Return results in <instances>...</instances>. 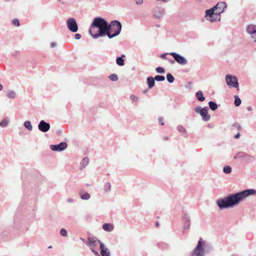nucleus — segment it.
Here are the masks:
<instances>
[{"label": "nucleus", "mask_w": 256, "mask_h": 256, "mask_svg": "<svg viewBox=\"0 0 256 256\" xmlns=\"http://www.w3.org/2000/svg\"><path fill=\"white\" fill-rule=\"evenodd\" d=\"M166 78L169 82L172 83L174 81V78L170 74H167Z\"/></svg>", "instance_id": "nucleus-24"}, {"label": "nucleus", "mask_w": 256, "mask_h": 256, "mask_svg": "<svg viewBox=\"0 0 256 256\" xmlns=\"http://www.w3.org/2000/svg\"><path fill=\"white\" fill-rule=\"evenodd\" d=\"M170 54L172 56L175 60L180 64H186L187 63V60L184 57L176 53L170 52Z\"/></svg>", "instance_id": "nucleus-10"}, {"label": "nucleus", "mask_w": 256, "mask_h": 256, "mask_svg": "<svg viewBox=\"0 0 256 256\" xmlns=\"http://www.w3.org/2000/svg\"><path fill=\"white\" fill-rule=\"evenodd\" d=\"M111 188V185L110 182H106L104 184V189L105 192H108Z\"/></svg>", "instance_id": "nucleus-23"}, {"label": "nucleus", "mask_w": 256, "mask_h": 256, "mask_svg": "<svg viewBox=\"0 0 256 256\" xmlns=\"http://www.w3.org/2000/svg\"><path fill=\"white\" fill-rule=\"evenodd\" d=\"M38 128L42 132H46L50 128V124L44 120H41L38 126Z\"/></svg>", "instance_id": "nucleus-11"}, {"label": "nucleus", "mask_w": 256, "mask_h": 256, "mask_svg": "<svg viewBox=\"0 0 256 256\" xmlns=\"http://www.w3.org/2000/svg\"><path fill=\"white\" fill-rule=\"evenodd\" d=\"M8 122L5 120L0 122V126L2 127L6 126Z\"/></svg>", "instance_id": "nucleus-35"}, {"label": "nucleus", "mask_w": 256, "mask_h": 256, "mask_svg": "<svg viewBox=\"0 0 256 256\" xmlns=\"http://www.w3.org/2000/svg\"><path fill=\"white\" fill-rule=\"evenodd\" d=\"M247 32L250 34L256 33V26L254 25H249L246 28Z\"/></svg>", "instance_id": "nucleus-14"}, {"label": "nucleus", "mask_w": 256, "mask_h": 256, "mask_svg": "<svg viewBox=\"0 0 256 256\" xmlns=\"http://www.w3.org/2000/svg\"><path fill=\"white\" fill-rule=\"evenodd\" d=\"M98 242L100 244V254L102 256H110V252L106 248L104 244L102 243L100 240H98Z\"/></svg>", "instance_id": "nucleus-12"}, {"label": "nucleus", "mask_w": 256, "mask_h": 256, "mask_svg": "<svg viewBox=\"0 0 256 256\" xmlns=\"http://www.w3.org/2000/svg\"><path fill=\"white\" fill-rule=\"evenodd\" d=\"M235 159L240 158L245 162H250L254 160V158L246 154L239 152L234 157Z\"/></svg>", "instance_id": "nucleus-9"}, {"label": "nucleus", "mask_w": 256, "mask_h": 256, "mask_svg": "<svg viewBox=\"0 0 256 256\" xmlns=\"http://www.w3.org/2000/svg\"><path fill=\"white\" fill-rule=\"evenodd\" d=\"M170 62L172 63V64H174V60H171Z\"/></svg>", "instance_id": "nucleus-48"}, {"label": "nucleus", "mask_w": 256, "mask_h": 256, "mask_svg": "<svg viewBox=\"0 0 256 256\" xmlns=\"http://www.w3.org/2000/svg\"><path fill=\"white\" fill-rule=\"evenodd\" d=\"M60 234L62 236H66L67 234V232L66 230L62 229L60 231Z\"/></svg>", "instance_id": "nucleus-36"}, {"label": "nucleus", "mask_w": 256, "mask_h": 256, "mask_svg": "<svg viewBox=\"0 0 256 256\" xmlns=\"http://www.w3.org/2000/svg\"><path fill=\"white\" fill-rule=\"evenodd\" d=\"M158 121H159V122L160 123V124L162 126L164 125V122L163 118H158Z\"/></svg>", "instance_id": "nucleus-39"}, {"label": "nucleus", "mask_w": 256, "mask_h": 256, "mask_svg": "<svg viewBox=\"0 0 256 256\" xmlns=\"http://www.w3.org/2000/svg\"><path fill=\"white\" fill-rule=\"evenodd\" d=\"M56 46V43L52 42V43L51 44L52 47H54Z\"/></svg>", "instance_id": "nucleus-45"}, {"label": "nucleus", "mask_w": 256, "mask_h": 256, "mask_svg": "<svg viewBox=\"0 0 256 256\" xmlns=\"http://www.w3.org/2000/svg\"><path fill=\"white\" fill-rule=\"evenodd\" d=\"M156 71L158 73L164 74L165 72L164 68L162 67H158L156 68Z\"/></svg>", "instance_id": "nucleus-30"}, {"label": "nucleus", "mask_w": 256, "mask_h": 256, "mask_svg": "<svg viewBox=\"0 0 256 256\" xmlns=\"http://www.w3.org/2000/svg\"><path fill=\"white\" fill-rule=\"evenodd\" d=\"M136 4L138 5L142 4L143 3V0H134Z\"/></svg>", "instance_id": "nucleus-38"}, {"label": "nucleus", "mask_w": 256, "mask_h": 256, "mask_svg": "<svg viewBox=\"0 0 256 256\" xmlns=\"http://www.w3.org/2000/svg\"><path fill=\"white\" fill-rule=\"evenodd\" d=\"M226 82L228 86L230 87L236 88L239 90L238 83L237 78L236 76L231 75H227L226 76Z\"/></svg>", "instance_id": "nucleus-6"}, {"label": "nucleus", "mask_w": 256, "mask_h": 256, "mask_svg": "<svg viewBox=\"0 0 256 256\" xmlns=\"http://www.w3.org/2000/svg\"><path fill=\"white\" fill-rule=\"evenodd\" d=\"M92 252L94 253V254L96 256H98V252L94 250V249L92 248Z\"/></svg>", "instance_id": "nucleus-41"}, {"label": "nucleus", "mask_w": 256, "mask_h": 256, "mask_svg": "<svg viewBox=\"0 0 256 256\" xmlns=\"http://www.w3.org/2000/svg\"><path fill=\"white\" fill-rule=\"evenodd\" d=\"M154 80L156 81H164L165 80V77L163 76H156L154 77Z\"/></svg>", "instance_id": "nucleus-26"}, {"label": "nucleus", "mask_w": 256, "mask_h": 256, "mask_svg": "<svg viewBox=\"0 0 256 256\" xmlns=\"http://www.w3.org/2000/svg\"><path fill=\"white\" fill-rule=\"evenodd\" d=\"M109 78L112 81H116L118 80V76L116 74H111Z\"/></svg>", "instance_id": "nucleus-29"}, {"label": "nucleus", "mask_w": 256, "mask_h": 256, "mask_svg": "<svg viewBox=\"0 0 256 256\" xmlns=\"http://www.w3.org/2000/svg\"><path fill=\"white\" fill-rule=\"evenodd\" d=\"M253 192L254 190H252L242 191L236 194L228 196L224 199L218 200L217 204L221 208L231 206L238 204L240 200L247 196L252 194L254 193Z\"/></svg>", "instance_id": "nucleus-1"}, {"label": "nucleus", "mask_w": 256, "mask_h": 256, "mask_svg": "<svg viewBox=\"0 0 256 256\" xmlns=\"http://www.w3.org/2000/svg\"><path fill=\"white\" fill-rule=\"evenodd\" d=\"M7 96L10 98H14L16 96V93L13 91H10L8 93Z\"/></svg>", "instance_id": "nucleus-28"}, {"label": "nucleus", "mask_w": 256, "mask_h": 256, "mask_svg": "<svg viewBox=\"0 0 256 256\" xmlns=\"http://www.w3.org/2000/svg\"><path fill=\"white\" fill-rule=\"evenodd\" d=\"M205 244V242H203L202 238L198 240L196 248L194 250L192 256H204V250L202 248Z\"/></svg>", "instance_id": "nucleus-5"}, {"label": "nucleus", "mask_w": 256, "mask_h": 256, "mask_svg": "<svg viewBox=\"0 0 256 256\" xmlns=\"http://www.w3.org/2000/svg\"><path fill=\"white\" fill-rule=\"evenodd\" d=\"M178 131L182 133H186V129L182 126H178Z\"/></svg>", "instance_id": "nucleus-33"}, {"label": "nucleus", "mask_w": 256, "mask_h": 256, "mask_svg": "<svg viewBox=\"0 0 256 256\" xmlns=\"http://www.w3.org/2000/svg\"><path fill=\"white\" fill-rule=\"evenodd\" d=\"M102 228L106 231L110 232L114 229V226L112 224L106 223L102 225Z\"/></svg>", "instance_id": "nucleus-15"}, {"label": "nucleus", "mask_w": 256, "mask_h": 256, "mask_svg": "<svg viewBox=\"0 0 256 256\" xmlns=\"http://www.w3.org/2000/svg\"><path fill=\"white\" fill-rule=\"evenodd\" d=\"M194 111L201 115L204 120L208 121L210 119V116L208 114L206 108H202L200 107L197 106L194 108Z\"/></svg>", "instance_id": "nucleus-7"}, {"label": "nucleus", "mask_w": 256, "mask_h": 256, "mask_svg": "<svg viewBox=\"0 0 256 256\" xmlns=\"http://www.w3.org/2000/svg\"><path fill=\"white\" fill-rule=\"evenodd\" d=\"M50 148L52 150H59L58 144V145H51Z\"/></svg>", "instance_id": "nucleus-37"}, {"label": "nucleus", "mask_w": 256, "mask_h": 256, "mask_svg": "<svg viewBox=\"0 0 256 256\" xmlns=\"http://www.w3.org/2000/svg\"><path fill=\"white\" fill-rule=\"evenodd\" d=\"M226 7V4L224 2H218L213 8L208 10L206 12L208 20L212 22L216 20H220V14L224 12Z\"/></svg>", "instance_id": "nucleus-3"}, {"label": "nucleus", "mask_w": 256, "mask_h": 256, "mask_svg": "<svg viewBox=\"0 0 256 256\" xmlns=\"http://www.w3.org/2000/svg\"><path fill=\"white\" fill-rule=\"evenodd\" d=\"M234 98V104L236 106H238L241 104V100L238 96H235Z\"/></svg>", "instance_id": "nucleus-22"}, {"label": "nucleus", "mask_w": 256, "mask_h": 256, "mask_svg": "<svg viewBox=\"0 0 256 256\" xmlns=\"http://www.w3.org/2000/svg\"><path fill=\"white\" fill-rule=\"evenodd\" d=\"M232 127L234 128H236L238 130H240L242 129L240 126L238 124H234Z\"/></svg>", "instance_id": "nucleus-32"}, {"label": "nucleus", "mask_w": 256, "mask_h": 256, "mask_svg": "<svg viewBox=\"0 0 256 256\" xmlns=\"http://www.w3.org/2000/svg\"><path fill=\"white\" fill-rule=\"evenodd\" d=\"M166 54H162L161 56H160V58H163V59H166Z\"/></svg>", "instance_id": "nucleus-42"}, {"label": "nucleus", "mask_w": 256, "mask_h": 256, "mask_svg": "<svg viewBox=\"0 0 256 256\" xmlns=\"http://www.w3.org/2000/svg\"><path fill=\"white\" fill-rule=\"evenodd\" d=\"M88 159L87 158H84L82 160V163H88Z\"/></svg>", "instance_id": "nucleus-43"}, {"label": "nucleus", "mask_w": 256, "mask_h": 256, "mask_svg": "<svg viewBox=\"0 0 256 256\" xmlns=\"http://www.w3.org/2000/svg\"><path fill=\"white\" fill-rule=\"evenodd\" d=\"M58 150H62L66 148L67 147V144L66 142H61L60 144H58Z\"/></svg>", "instance_id": "nucleus-20"}, {"label": "nucleus", "mask_w": 256, "mask_h": 256, "mask_svg": "<svg viewBox=\"0 0 256 256\" xmlns=\"http://www.w3.org/2000/svg\"><path fill=\"white\" fill-rule=\"evenodd\" d=\"M108 22L102 18H96L90 29V33L93 38H96L99 36L107 34Z\"/></svg>", "instance_id": "nucleus-2"}, {"label": "nucleus", "mask_w": 256, "mask_h": 256, "mask_svg": "<svg viewBox=\"0 0 256 256\" xmlns=\"http://www.w3.org/2000/svg\"><path fill=\"white\" fill-rule=\"evenodd\" d=\"M130 100L134 102H136L138 101V98L134 95H132L130 96Z\"/></svg>", "instance_id": "nucleus-34"}, {"label": "nucleus", "mask_w": 256, "mask_h": 256, "mask_svg": "<svg viewBox=\"0 0 256 256\" xmlns=\"http://www.w3.org/2000/svg\"><path fill=\"white\" fill-rule=\"evenodd\" d=\"M81 38V35L79 34H75V38L76 39V40H79Z\"/></svg>", "instance_id": "nucleus-40"}, {"label": "nucleus", "mask_w": 256, "mask_h": 256, "mask_svg": "<svg viewBox=\"0 0 256 256\" xmlns=\"http://www.w3.org/2000/svg\"><path fill=\"white\" fill-rule=\"evenodd\" d=\"M224 172L226 174H230L232 172V168L229 166H225L224 168Z\"/></svg>", "instance_id": "nucleus-27"}, {"label": "nucleus", "mask_w": 256, "mask_h": 256, "mask_svg": "<svg viewBox=\"0 0 256 256\" xmlns=\"http://www.w3.org/2000/svg\"><path fill=\"white\" fill-rule=\"evenodd\" d=\"M80 194L82 200H88L90 198V195L87 192L82 194V192H80Z\"/></svg>", "instance_id": "nucleus-21"}, {"label": "nucleus", "mask_w": 256, "mask_h": 256, "mask_svg": "<svg viewBox=\"0 0 256 256\" xmlns=\"http://www.w3.org/2000/svg\"><path fill=\"white\" fill-rule=\"evenodd\" d=\"M154 78L152 77H149L147 78V83L150 88H152L155 84Z\"/></svg>", "instance_id": "nucleus-16"}, {"label": "nucleus", "mask_w": 256, "mask_h": 256, "mask_svg": "<svg viewBox=\"0 0 256 256\" xmlns=\"http://www.w3.org/2000/svg\"><path fill=\"white\" fill-rule=\"evenodd\" d=\"M209 106H210V108L212 110H216L218 108V106L217 104L214 103V102H210L209 103Z\"/></svg>", "instance_id": "nucleus-19"}, {"label": "nucleus", "mask_w": 256, "mask_h": 256, "mask_svg": "<svg viewBox=\"0 0 256 256\" xmlns=\"http://www.w3.org/2000/svg\"><path fill=\"white\" fill-rule=\"evenodd\" d=\"M156 226H159V222H156Z\"/></svg>", "instance_id": "nucleus-47"}, {"label": "nucleus", "mask_w": 256, "mask_h": 256, "mask_svg": "<svg viewBox=\"0 0 256 256\" xmlns=\"http://www.w3.org/2000/svg\"><path fill=\"white\" fill-rule=\"evenodd\" d=\"M67 26L68 28L72 32H76L78 31V24L74 18H69L68 19Z\"/></svg>", "instance_id": "nucleus-8"}, {"label": "nucleus", "mask_w": 256, "mask_h": 256, "mask_svg": "<svg viewBox=\"0 0 256 256\" xmlns=\"http://www.w3.org/2000/svg\"><path fill=\"white\" fill-rule=\"evenodd\" d=\"M3 88V86L2 84H0V90H1Z\"/></svg>", "instance_id": "nucleus-46"}, {"label": "nucleus", "mask_w": 256, "mask_h": 256, "mask_svg": "<svg viewBox=\"0 0 256 256\" xmlns=\"http://www.w3.org/2000/svg\"><path fill=\"white\" fill-rule=\"evenodd\" d=\"M88 245L90 246V249L92 250V248L94 249V247L98 246V242H97L93 238H88Z\"/></svg>", "instance_id": "nucleus-13"}, {"label": "nucleus", "mask_w": 256, "mask_h": 256, "mask_svg": "<svg viewBox=\"0 0 256 256\" xmlns=\"http://www.w3.org/2000/svg\"><path fill=\"white\" fill-rule=\"evenodd\" d=\"M48 248H52V246H50L48 247Z\"/></svg>", "instance_id": "nucleus-49"}, {"label": "nucleus", "mask_w": 256, "mask_h": 256, "mask_svg": "<svg viewBox=\"0 0 256 256\" xmlns=\"http://www.w3.org/2000/svg\"><path fill=\"white\" fill-rule=\"evenodd\" d=\"M12 22L14 26H20V22L18 19L15 18L13 20Z\"/></svg>", "instance_id": "nucleus-31"}, {"label": "nucleus", "mask_w": 256, "mask_h": 256, "mask_svg": "<svg viewBox=\"0 0 256 256\" xmlns=\"http://www.w3.org/2000/svg\"><path fill=\"white\" fill-rule=\"evenodd\" d=\"M24 126L26 128L29 130H31L32 128V126L30 124V122L29 121H26L24 123Z\"/></svg>", "instance_id": "nucleus-25"}, {"label": "nucleus", "mask_w": 256, "mask_h": 256, "mask_svg": "<svg viewBox=\"0 0 256 256\" xmlns=\"http://www.w3.org/2000/svg\"><path fill=\"white\" fill-rule=\"evenodd\" d=\"M125 57V55L122 54L121 57H118L116 60L117 64L120 66H123L124 64V60L122 58Z\"/></svg>", "instance_id": "nucleus-17"}, {"label": "nucleus", "mask_w": 256, "mask_h": 256, "mask_svg": "<svg viewBox=\"0 0 256 256\" xmlns=\"http://www.w3.org/2000/svg\"><path fill=\"white\" fill-rule=\"evenodd\" d=\"M240 136V133H238L235 136H234V138H238Z\"/></svg>", "instance_id": "nucleus-44"}, {"label": "nucleus", "mask_w": 256, "mask_h": 256, "mask_svg": "<svg viewBox=\"0 0 256 256\" xmlns=\"http://www.w3.org/2000/svg\"><path fill=\"white\" fill-rule=\"evenodd\" d=\"M122 29L121 24L117 20L112 21L108 24L107 36L109 38H112L118 36Z\"/></svg>", "instance_id": "nucleus-4"}, {"label": "nucleus", "mask_w": 256, "mask_h": 256, "mask_svg": "<svg viewBox=\"0 0 256 256\" xmlns=\"http://www.w3.org/2000/svg\"><path fill=\"white\" fill-rule=\"evenodd\" d=\"M196 97L197 99L200 102H203L205 100V98L203 96L202 92L200 90L198 91L196 93Z\"/></svg>", "instance_id": "nucleus-18"}]
</instances>
